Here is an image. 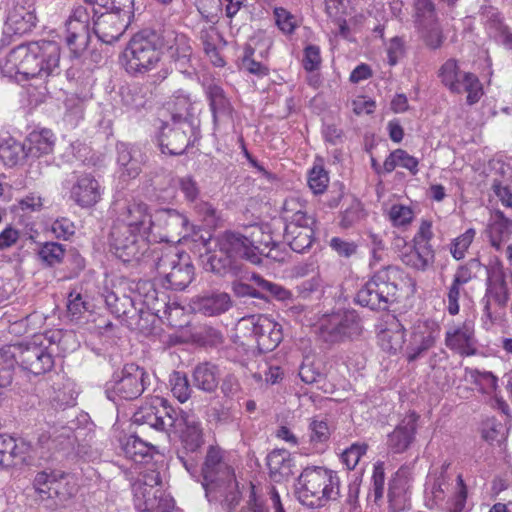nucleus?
Masks as SVG:
<instances>
[{"label": "nucleus", "mask_w": 512, "mask_h": 512, "mask_svg": "<svg viewBox=\"0 0 512 512\" xmlns=\"http://www.w3.org/2000/svg\"><path fill=\"white\" fill-rule=\"evenodd\" d=\"M483 268L486 279L485 292L480 300L481 323L483 328L490 330L504 319L510 301V288L503 262L498 256H491L487 264L482 265L479 259L472 258L456 269L453 280L465 285L476 279Z\"/></svg>", "instance_id": "1"}, {"label": "nucleus", "mask_w": 512, "mask_h": 512, "mask_svg": "<svg viewBox=\"0 0 512 512\" xmlns=\"http://www.w3.org/2000/svg\"><path fill=\"white\" fill-rule=\"evenodd\" d=\"M202 487L209 502L232 509L240 501L234 469L223 460L220 448L210 446L201 469Z\"/></svg>", "instance_id": "2"}, {"label": "nucleus", "mask_w": 512, "mask_h": 512, "mask_svg": "<svg viewBox=\"0 0 512 512\" xmlns=\"http://www.w3.org/2000/svg\"><path fill=\"white\" fill-rule=\"evenodd\" d=\"M259 253H264V250L259 246H253L248 237L237 232L225 231L216 237L215 249L208 256L205 268L216 274L225 275L236 271L239 259L260 264Z\"/></svg>", "instance_id": "3"}, {"label": "nucleus", "mask_w": 512, "mask_h": 512, "mask_svg": "<svg viewBox=\"0 0 512 512\" xmlns=\"http://www.w3.org/2000/svg\"><path fill=\"white\" fill-rule=\"evenodd\" d=\"M10 61H18L17 73L26 79L45 81L60 73V47L56 42L47 40L21 45L10 53Z\"/></svg>", "instance_id": "4"}, {"label": "nucleus", "mask_w": 512, "mask_h": 512, "mask_svg": "<svg viewBox=\"0 0 512 512\" xmlns=\"http://www.w3.org/2000/svg\"><path fill=\"white\" fill-rule=\"evenodd\" d=\"M296 495L305 506L319 508L339 495V477L333 470L311 466L303 469L297 478Z\"/></svg>", "instance_id": "5"}, {"label": "nucleus", "mask_w": 512, "mask_h": 512, "mask_svg": "<svg viewBox=\"0 0 512 512\" xmlns=\"http://www.w3.org/2000/svg\"><path fill=\"white\" fill-rule=\"evenodd\" d=\"M401 271L396 266L378 270L357 292L356 301L372 310H385L395 300Z\"/></svg>", "instance_id": "6"}, {"label": "nucleus", "mask_w": 512, "mask_h": 512, "mask_svg": "<svg viewBox=\"0 0 512 512\" xmlns=\"http://www.w3.org/2000/svg\"><path fill=\"white\" fill-rule=\"evenodd\" d=\"M15 363L34 375L50 371L53 357L47 349L36 343L5 345L0 348V366L13 371ZM13 375V373H11Z\"/></svg>", "instance_id": "7"}, {"label": "nucleus", "mask_w": 512, "mask_h": 512, "mask_svg": "<svg viewBox=\"0 0 512 512\" xmlns=\"http://www.w3.org/2000/svg\"><path fill=\"white\" fill-rule=\"evenodd\" d=\"M154 253L157 274L166 288L183 290L191 283L194 267L187 254L173 246L161 248Z\"/></svg>", "instance_id": "8"}, {"label": "nucleus", "mask_w": 512, "mask_h": 512, "mask_svg": "<svg viewBox=\"0 0 512 512\" xmlns=\"http://www.w3.org/2000/svg\"><path fill=\"white\" fill-rule=\"evenodd\" d=\"M158 42V34L153 31L135 34L123 53L127 72L142 73L153 69L160 60Z\"/></svg>", "instance_id": "9"}, {"label": "nucleus", "mask_w": 512, "mask_h": 512, "mask_svg": "<svg viewBox=\"0 0 512 512\" xmlns=\"http://www.w3.org/2000/svg\"><path fill=\"white\" fill-rule=\"evenodd\" d=\"M237 330L255 343L260 352L274 350L283 339L282 326L263 314L243 317L238 322Z\"/></svg>", "instance_id": "10"}, {"label": "nucleus", "mask_w": 512, "mask_h": 512, "mask_svg": "<svg viewBox=\"0 0 512 512\" xmlns=\"http://www.w3.org/2000/svg\"><path fill=\"white\" fill-rule=\"evenodd\" d=\"M147 377L144 368L134 363L126 364L106 383V396L113 402L136 399L143 393Z\"/></svg>", "instance_id": "11"}, {"label": "nucleus", "mask_w": 512, "mask_h": 512, "mask_svg": "<svg viewBox=\"0 0 512 512\" xmlns=\"http://www.w3.org/2000/svg\"><path fill=\"white\" fill-rule=\"evenodd\" d=\"M132 419L138 425L146 424L158 431H169L176 425L177 412L167 400L156 396L142 405Z\"/></svg>", "instance_id": "12"}, {"label": "nucleus", "mask_w": 512, "mask_h": 512, "mask_svg": "<svg viewBox=\"0 0 512 512\" xmlns=\"http://www.w3.org/2000/svg\"><path fill=\"white\" fill-rule=\"evenodd\" d=\"M152 218L153 215L150 213L149 206L146 203L132 200L118 208L111 228L151 236Z\"/></svg>", "instance_id": "13"}, {"label": "nucleus", "mask_w": 512, "mask_h": 512, "mask_svg": "<svg viewBox=\"0 0 512 512\" xmlns=\"http://www.w3.org/2000/svg\"><path fill=\"white\" fill-rule=\"evenodd\" d=\"M150 241L149 235L111 228L110 246L123 262L139 261L147 252Z\"/></svg>", "instance_id": "14"}, {"label": "nucleus", "mask_w": 512, "mask_h": 512, "mask_svg": "<svg viewBox=\"0 0 512 512\" xmlns=\"http://www.w3.org/2000/svg\"><path fill=\"white\" fill-rule=\"evenodd\" d=\"M63 477H57L55 473L45 471L37 473L33 481V497L48 509H55L68 499L65 491Z\"/></svg>", "instance_id": "15"}, {"label": "nucleus", "mask_w": 512, "mask_h": 512, "mask_svg": "<svg viewBox=\"0 0 512 512\" xmlns=\"http://www.w3.org/2000/svg\"><path fill=\"white\" fill-rule=\"evenodd\" d=\"M187 226V217L179 211L170 208L156 210L152 218V240L170 241V238L186 233Z\"/></svg>", "instance_id": "16"}, {"label": "nucleus", "mask_w": 512, "mask_h": 512, "mask_svg": "<svg viewBox=\"0 0 512 512\" xmlns=\"http://www.w3.org/2000/svg\"><path fill=\"white\" fill-rule=\"evenodd\" d=\"M412 470L409 466H402L391 479L388 489V510L389 512H404L411 508L410 502V481Z\"/></svg>", "instance_id": "17"}, {"label": "nucleus", "mask_w": 512, "mask_h": 512, "mask_svg": "<svg viewBox=\"0 0 512 512\" xmlns=\"http://www.w3.org/2000/svg\"><path fill=\"white\" fill-rule=\"evenodd\" d=\"M445 345L461 356L477 353V339L473 320L466 319L461 325L449 328L445 333Z\"/></svg>", "instance_id": "18"}, {"label": "nucleus", "mask_w": 512, "mask_h": 512, "mask_svg": "<svg viewBox=\"0 0 512 512\" xmlns=\"http://www.w3.org/2000/svg\"><path fill=\"white\" fill-rule=\"evenodd\" d=\"M133 502L139 512H172L173 498L162 488H146L138 485Z\"/></svg>", "instance_id": "19"}, {"label": "nucleus", "mask_w": 512, "mask_h": 512, "mask_svg": "<svg viewBox=\"0 0 512 512\" xmlns=\"http://www.w3.org/2000/svg\"><path fill=\"white\" fill-rule=\"evenodd\" d=\"M359 332V323L352 314H333L323 321L320 336L325 342L336 343Z\"/></svg>", "instance_id": "20"}, {"label": "nucleus", "mask_w": 512, "mask_h": 512, "mask_svg": "<svg viewBox=\"0 0 512 512\" xmlns=\"http://www.w3.org/2000/svg\"><path fill=\"white\" fill-rule=\"evenodd\" d=\"M440 336V327L435 323H423L415 327L406 348V358L413 362L432 348Z\"/></svg>", "instance_id": "21"}, {"label": "nucleus", "mask_w": 512, "mask_h": 512, "mask_svg": "<svg viewBox=\"0 0 512 512\" xmlns=\"http://www.w3.org/2000/svg\"><path fill=\"white\" fill-rule=\"evenodd\" d=\"M159 48L167 51L169 57L184 66L192 56L189 38L171 28H165L158 35Z\"/></svg>", "instance_id": "22"}, {"label": "nucleus", "mask_w": 512, "mask_h": 512, "mask_svg": "<svg viewBox=\"0 0 512 512\" xmlns=\"http://www.w3.org/2000/svg\"><path fill=\"white\" fill-rule=\"evenodd\" d=\"M130 18L117 12L107 11L94 21V32L97 37L107 44L117 41L127 29Z\"/></svg>", "instance_id": "23"}, {"label": "nucleus", "mask_w": 512, "mask_h": 512, "mask_svg": "<svg viewBox=\"0 0 512 512\" xmlns=\"http://www.w3.org/2000/svg\"><path fill=\"white\" fill-rule=\"evenodd\" d=\"M76 437L71 427L53 424L48 425L38 435V444L48 451L69 450L74 447Z\"/></svg>", "instance_id": "24"}, {"label": "nucleus", "mask_w": 512, "mask_h": 512, "mask_svg": "<svg viewBox=\"0 0 512 512\" xmlns=\"http://www.w3.org/2000/svg\"><path fill=\"white\" fill-rule=\"evenodd\" d=\"M101 195L102 188L91 174L78 176L70 192L71 199L83 208L94 206L101 199Z\"/></svg>", "instance_id": "25"}, {"label": "nucleus", "mask_w": 512, "mask_h": 512, "mask_svg": "<svg viewBox=\"0 0 512 512\" xmlns=\"http://www.w3.org/2000/svg\"><path fill=\"white\" fill-rule=\"evenodd\" d=\"M314 224L315 219L286 224L284 240L293 251L303 253L311 247L314 241Z\"/></svg>", "instance_id": "26"}, {"label": "nucleus", "mask_w": 512, "mask_h": 512, "mask_svg": "<svg viewBox=\"0 0 512 512\" xmlns=\"http://www.w3.org/2000/svg\"><path fill=\"white\" fill-rule=\"evenodd\" d=\"M447 474V466L443 464L439 470L431 472L426 482V506L429 509L440 507L444 504L446 491L450 485Z\"/></svg>", "instance_id": "27"}, {"label": "nucleus", "mask_w": 512, "mask_h": 512, "mask_svg": "<svg viewBox=\"0 0 512 512\" xmlns=\"http://www.w3.org/2000/svg\"><path fill=\"white\" fill-rule=\"evenodd\" d=\"M417 419L415 413H410L388 434L387 445L394 453H402L409 448L415 437Z\"/></svg>", "instance_id": "28"}, {"label": "nucleus", "mask_w": 512, "mask_h": 512, "mask_svg": "<svg viewBox=\"0 0 512 512\" xmlns=\"http://www.w3.org/2000/svg\"><path fill=\"white\" fill-rule=\"evenodd\" d=\"M378 340L382 350L396 354L405 343V329L395 316H388L384 328L378 334Z\"/></svg>", "instance_id": "29"}, {"label": "nucleus", "mask_w": 512, "mask_h": 512, "mask_svg": "<svg viewBox=\"0 0 512 512\" xmlns=\"http://www.w3.org/2000/svg\"><path fill=\"white\" fill-rule=\"evenodd\" d=\"M56 137L50 129L33 130L24 141L27 158H40L53 153Z\"/></svg>", "instance_id": "30"}, {"label": "nucleus", "mask_w": 512, "mask_h": 512, "mask_svg": "<svg viewBox=\"0 0 512 512\" xmlns=\"http://www.w3.org/2000/svg\"><path fill=\"white\" fill-rule=\"evenodd\" d=\"M487 237L490 245L500 251L512 235V219L502 211L496 210L487 226Z\"/></svg>", "instance_id": "31"}, {"label": "nucleus", "mask_w": 512, "mask_h": 512, "mask_svg": "<svg viewBox=\"0 0 512 512\" xmlns=\"http://www.w3.org/2000/svg\"><path fill=\"white\" fill-rule=\"evenodd\" d=\"M180 426L184 427L181 430V439L185 450L188 452L197 451L204 442L199 420L194 415L182 413L180 418L177 417L174 427Z\"/></svg>", "instance_id": "32"}, {"label": "nucleus", "mask_w": 512, "mask_h": 512, "mask_svg": "<svg viewBox=\"0 0 512 512\" xmlns=\"http://www.w3.org/2000/svg\"><path fill=\"white\" fill-rule=\"evenodd\" d=\"M270 477L281 482L292 474L293 460L286 449H274L267 455Z\"/></svg>", "instance_id": "33"}, {"label": "nucleus", "mask_w": 512, "mask_h": 512, "mask_svg": "<svg viewBox=\"0 0 512 512\" xmlns=\"http://www.w3.org/2000/svg\"><path fill=\"white\" fill-rule=\"evenodd\" d=\"M159 143L162 153L181 155L189 146V137L180 127H165L160 134Z\"/></svg>", "instance_id": "34"}, {"label": "nucleus", "mask_w": 512, "mask_h": 512, "mask_svg": "<svg viewBox=\"0 0 512 512\" xmlns=\"http://www.w3.org/2000/svg\"><path fill=\"white\" fill-rule=\"evenodd\" d=\"M205 93L209 101L215 125L221 118H231L233 111L232 105L220 86L209 84L205 89Z\"/></svg>", "instance_id": "35"}, {"label": "nucleus", "mask_w": 512, "mask_h": 512, "mask_svg": "<svg viewBox=\"0 0 512 512\" xmlns=\"http://www.w3.org/2000/svg\"><path fill=\"white\" fill-rule=\"evenodd\" d=\"M197 309L207 316L219 315L231 306V298L225 292L212 293L202 296L196 302Z\"/></svg>", "instance_id": "36"}, {"label": "nucleus", "mask_w": 512, "mask_h": 512, "mask_svg": "<svg viewBox=\"0 0 512 512\" xmlns=\"http://www.w3.org/2000/svg\"><path fill=\"white\" fill-rule=\"evenodd\" d=\"M434 250L432 246H424L414 243V248L402 256V261L419 271H425L434 263Z\"/></svg>", "instance_id": "37"}, {"label": "nucleus", "mask_w": 512, "mask_h": 512, "mask_svg": "<svg viewBox=\"0 0 512 512\" xmlns=\"http://www.w3.org/2000/svg\"><path fill=\"white\" fill-rule=\"evenodd\" d=\"M27 158L24 142L12 137L0 139V160L5 166L14 167Z\"/></svg>", "instance_id": "38"}, {"label": "nucleus", "mask_w": 512, "mask_h": 512, "mask_svg": "<svg viewBox=\"0 0 512 512\" xmlns=\"http://www.w3.org/2000/svg\"><path fill=\"white\" fill-rule=\"evenodd\" d=\"M282 217L286 224L314 219L307 212V202L300 196H290L285 199L282 206Z\"/></svg>", "instance_id": "39"}, {"label": "nucleus", "mask_w": 512, "mask_h": 512, "mask_svg": "<svg viewBox=\"0 0 512 512\" xmlns=\"http://www.w3.org/2000/svg\"><path fill=\"white\" fill-rule=\"evenodd\" d=\"M194 385L205 391L213 392L218 387L219 376L216 366L210 363L198 365L193 373Z\"/></svg>", "instance_id": "40"}, {"label": "nucleus", "mask_w": 512, "mask_h": 512, "mask_svg": "<svg viewBox=\"0 0 512 512\" xmlns=\"http://www.w3.org/2000/svg\"><path fill=\"white\" fill-rule=\"evenodd\" d=\"M469 73L462 71L455 59H449L440 67L438 77L441 83L452 93L457 90V86Z\"/></svg>", "instance_id": "41"}, {"label": "nucleus", "mask_w": 512, "mask_h": 512, "mask_svg": "<svg viewBox=\"0 0 512 512\" xmlns=\"http://www.w3.org/2000/svg\"><path fill=\"white\" fill-rule=\"evenodd\" d=\"M3 467H15L20 465H30L33 458L31 456V446L21 440L17 442L12 438L11 449H7Z\"/></svg>", "instance_id": "42"}, {"label": "nucleus", "mask_w": 512, "mask_h": 512, "mask_svg": "<svg viewBox=\"0 0 512 512\" xmlns=\"http://www.w3.org/2000/svg\"><path fill=\"white\" fill-rule=\"evenodd\" d=\"M397 166L409 170L414 175L418 172V160L402 149L391 152L383 164L387 173L392 172Z\"/></svg>", "instance_id": "43"}, {"label": "nucleus", "mask_w": 512, "mask_h": 512, "mask_svg": "<svg viewBox=\"0 0 512 512\" xmlns=\"http://www.w3.org/2000/svg\"><path fill=\"white\" fill-rule=\"evenodd\" d=\"M65 252L64 245L57 242H45L39 246L37 257L42 264L53 267L63 261Z\"/></svg>", "instance_id": "44"}, {"label": "nucleus", "mask_w": 512, "mask_h": 512, "mask_svg": "<svg viewBox=\"0 0 512 512\" xmlns=\"http://www.w3.org/2000/svg\"><path fill=\"white\" fill-rule=\"evenodd\" d=\"M153 448L151 444L136 435L129 436L123 446L125 456L134 462H142L146 457H151Z\"/></svg>", "instance_id": "45"}, {"label": "nucleus", "mask_w": 512, "mask_h": 512, "mask_svg": "<svg viewBox=\"0 0 512 512\" xmlns=\"http://www.w3.org/2000/svg\"><path fill=\"white\" fill-rule=\"evenodd\" d=\"M452 93H467L466 102L468 105L477 103L484 94L481 82L478 77L471 72L466 78L462 79L460 85L457 86V90H454Z\"/></svg>", "instance_id": "46"}, {"label": "nucleus", "mask_w": 512, "mask_h": 512, "mask_svg": "<svg viewBox=\"0 0 512 512\" xmlns=\"http://www.w3.org/2000/svg\"><path fill=\"white\" fill-rule=\"evenodd\" d=\"M415 22L419 29H428L437 22L435 6L432 0H416Z\"/></svg>", "instance_id": "47"}, {"label": "nucleus", "mask_w": 512, "mask_h": 512, "mask_svg": "<svg viewBox=\"0 0 512 512\" xmlns=\"http://www.w3.org/2000/svg\"><path fill=\"white\" fill-rule=\"evenodd\" d=\"M310 442L311 444L320 451L323 449V446L328 442L331 435V428L328 425L327 420L314 419L310 425Z\"/></svg>", "instance_id": "48"}, {"label": "nucleus", "mask_w": 512, "mask_h": 512, "mask_svg": "<svg viewBox=\"0 0 512 512\" xmlns=\"http://www.w3.org/2000/svg\"><path fill=\"white\" fill-rule=\"evenodd\" d=\"M88 15L83 8H78L68 18L65 23L66 33H73L76 36H87L88 34Z\"/></svg>", "instance_id": "49"}, {"label": "nucleus", "mask_w": 512, "mask_h": 512, "mask_svg": "<svg viewBox=\"0 0 512 512\" xmlns=\"http://www.w3.org/2000/svg\"><path fill=\"white\" fill-rule=\"evenodd\" d=\"M251 280L258 286L259 289L269 293L277 300H287L291 297V292L281 285L265 280L259 274H252Z\"/></svg>", "instance_id": "50"}, {"label": "nucleus", "mask_w": 512, "mask_h": 512, "mask_svg": "<svg viewBox=\"0 0 512 512\" xmlns=\"http://www.w3.org/2000/svg\"><path fill=\"white\" fill-rule=\"evenodd\" d=\"M171 392L181 403L186 402L191 395L189 381L185 374L173 372L170 377Z\"/></svg>", "instance_id": "51"}, {"label": "nucleus", "mask_w": 512, "mask_h": 512, "mask_svg": "<svg viewBox=\"0 0 512 512\" xmlns=\"http://www.w3.org/2000/svg\"><path fill=\"white\" fill-rule=\"evenodd\" d=\"M251 242H253V246H259L264 250V253H259V257L262 255L266 257H271L276 259V256L271 254L273 248L275 247V242L272 238L270 232H265L262 227H256L251 233V238H249Z\"/></svg>", "instance_id": "52"}, {"label": "nucleus", "mask_w": 512, "mask_h": 512, "mask_svg": "<svg viewBox=\"0 0 512 512\" xmlns=\"http://www.w3.org/2000/svg\"><path fill=\"white\" fill-rule=\"evenodd\" d=\"M475 235V229L469 228L463 234L454 239L450 252L456 260L464 258L465 253L473 242Z\"/></svg>", "instance_id": "53"}, {"label": "nucleus", "mask_w": 512, "mask_h": 512, "mask_svg": "<svg viewBox=\"0 0 512 512\" xmlns=\"http://www.w3.org/2000/svg\"><path fill=\"white\" fill-rule=\"evenodd\" d=\"M388 216L394 226L400 227L410 224L414 218V213L409 206L394 204L391 206Z\"/></svg>", "instance_id": "54"}, {"label": "nucleus", "mask_w": 512, "mask_h": 512, "mask_svg": "<svg viewBox=\"0 0 512 512\" xmlns=\"http://www.w3.org/2000/svg\"><path fill=\"white\" fill-rule=\"evenodd\" d=\"M467 500V487L461 475L457 476L456 491L450 501L447 502L448 512H462Z\"/></svg>", "instance_id": "55"}, {"label": "nucleus", "mask_w": 512, "mask_h": 512, "mask_svg": "<svg viewBox=\"0 0 512 512\" xmlns=\"http://www.w3.org/2000/svg\"><path fill=\"white\" fill-rule=\"evenodd\" d=\"M89 302H87L80 292L73 290L68 295L67 310L69 315L74 318H80L83 313L88 311Z\"/></svg>", "instance_id": "56"}, {"label": "nucleus", "mask_w": 512, "mask_h": 512, "mask_svg": "<svg viewBox=\"0 0 512 512\" xmlns=\"http://www.w3.org/2000/svg\"><path fill=\"white\" fill-rule=\"evenodd\" d=\"M368 445L366 443H354L347 448L341 455L342 462L349 470H352L358 464L360 458L366 454Z\"/></svg>", "instance_id": "57"}, {"label": "nucleus", "mask_w": 512, "mask_h": 512, "mask_svg": "<svg viewBox=\"0 0 512 512\" xmlns=\"http://www.w3.org/2000/svg\"><path fill=\"white\" fill-rule=\"evenodd\" d=\"M329 182L327 172L322 167H313L309 173L308 185L314 194L323 193Z\"/></svg>", "instance_id": "58"}, {"label": "nucleus", "mask_w": 512, "mask_h": 512, "mask_svg": "<svg viewBox=\"0 0 512 512\" xmlns=\"http://www.w3.org/2000/svg\"><path fill=\"white\" fill-rule=\"evenodd\" d=\"M466 377H470L477 385L485 391H492L496 388L497 378L491 372H481L477 369H466Z\"/></svg>", "instance_id": "59"}, {"label": "nucleus", "mask_w": 512, "mask_h": 512, "mask_svg": "<svg viewBox=\"0 0 512 512\" xmlns=\"http://www.w3.org/2000/svg\"><path fill=\"white\" fill-rule=\"evenodd\" d=\"M173 105H174V117L183 118L191 114L192 110V100L190 95L184 90H178L173 95Z\"/></svg>", "instance_id": "60"}, {"label": "nucleus", "mask_w": 512, "mask_h": 512, "mask_svg": "<svg viewBox=\"0 0 512 512\" xmlns=\"http://www.w3.org/2000/svg\"><path fill=\"white\" fill-rule=\"evenodd\" d=\"M482 15L483 19L485 20L487 29L490 30L495 37H497L502 32V28H507V26L503 24L499 12L495 8H486Z\"/></svg>", "instance_id": "61"}, {"label": "nucleus", "mask_w": 512, "mask_h": 512, "mask_svg": "<svg viewBox=\"0 0 512 512\" xmlns=\"http://www.w3.org/2000/svg\"><path fill=\"white\" fill-rule=\"evenodd\" d=\"M463 286L464 285L458 284L455 280H453L451 285L448 288L447 311L452 316L457 315L460 311L459 298H460L461 292L464 291Z\"/></svg>", "instance_id": "62"}, {"label": "nucleus", "mask_w": 512, "mask_h": 512, "mask_svg": "<svg viewBox=\"0 0 512 512\" xmlns=\"http://www.w3.org/2000/svg\"><path fill=\"white\" fill-rule=\"evenodd\" d=\"M364 216L362 205L359 201H353L343 212L341 225L345 228L351 227L360 221Z\"/></svg>", "instance_id": "63"}, {"label": "nucleus", "mask_w": 512, "mask_h": 512, "mask_svg": "<svg viewBox=\"0 0 512 512\" xmlns=\"http://www.w3.org/2000/svg\"><path fill=\"white\" fill-rule=\"evenodd\" d=\"M301 380L307 384L318 383L324 379V374L314 363L304 362L299 369Z\"/></svg>", "instance_id": "64"}]
</instances>
